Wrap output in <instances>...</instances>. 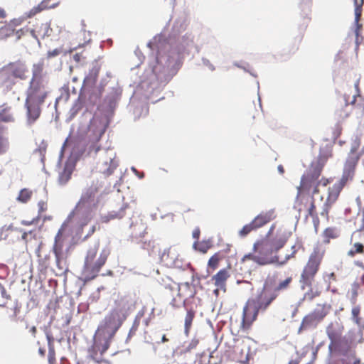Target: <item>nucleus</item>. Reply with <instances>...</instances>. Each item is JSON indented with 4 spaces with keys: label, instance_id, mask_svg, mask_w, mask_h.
I'll use <instances>...</instances> for the list:
<instances>
[{
    "label": "nucleus",
    "instance_id": "20",
    "mask_svg": "<svg viewBox=\"0 0 364 364\" xmlns=\"http://www.w3.org/2000/svg\"><path fill=\"white\" fill-rule=\"evenodd\" d=\"M343 330V327L338 323H331L328 326L326 333L331 344L338 345L341 341Z\"/></svg>",
    "mask_w": 364,
    "mask_h": 364
},
{
    "label": "nucleus",
    "instance_id": "42",
    "mask_svg": "<svg viewBox=\"0 0 364 364\" xmlns=\"http://www.w3.org/2000/svg\"><path fill=\"white\" fill-rule=\"evenodd\" d=\"M33 196V191L28 188H23L20 191L17 200L21 203H28Z\"/></svg>",
    "mask_w": 364,
    "mask_h": 364
},
{
    "label": "nucleus",
    "instance_id": "15",
    "mask_svg": "<svg viewBox=\"0 0 364 364\" xmlns=\"http://www.w3.org/2000/svg\"><path fill=\"white\" fill-rule=\"evenodd\" d=\"M110 346V341L108 339L101 343L100 341H95L93 345L89 349V353L91 358L97 363L103 361V355L108 350Z\"/></svg>",
    "mask_w": 364,
    "mask_h": 364
},
{
    "label": "nucleus",
    "instance_id": "24",
    "mask_svg": "<svg viewBox=\"0 0 364 364\" xmlns=\"http://www.w3.org/2000/svg\"><path fill=\"white\" fill-rule=\"evenodd\" d=\"M102 65L98 60H94L91 64L88 74L85 76L82 84H96Z\"/></svg>",
    "mask_w": 364,
    "mask_h": 364
},
{
    "label": "nucleus",
    "instance_id": "64",
    "mask_svg": "<svg viewBox=\"0 0 364 364\" xmlns=\"http://www.w3.org/2000/svg\"><path fill=\"white\" fill-rule=\"evenodd\" d=\"M6 17V13L5 10L2 8H0V18H4Z\"/></svg>",
    "mask_w": 364,
    "mask_h": 364
},
{
    "label": "nucleus",
    "instance_id": "51",
    "mask_svg": "<svg viewBox=\"0 0 364 364\" xmlns=\"http://www.w3.org/2000/svg\"><path fill=\"white\" fill-rule=\"evenodd\" d=\"M73 60L77 64L83 65L86 62V57L82 53H77L73 55Z\"/></svg>",
    "mask_w": 364,
    "mask_h": 364
},
{
    "label": "nucleus",
    "instance_id": "40",
    "mask_svg": "<svg viewBox=\"0 0 364 364\" xmlns=\"http://www.w3.org/2000/svg\"><path fill=\"white\" fill-rule=\"evenodd\" d=\"M196 316V311L191 309L187 311L186 317H185V323H184V331L186 334H188L190 329L192 326L193 321Z\"/></svg>",
    "mask_w": 364,
    "mask_h": 364
},
{
    "label": "nucleus",
    "instance_id": "45",
    "mask_svg": "<svg viewBox=\"0 0 364 364\" xmlns=\"http://www.w3.org/2000/svg\"><path fill=\"white\" fill-rule=\"evenodd\" d=\"M11 35H15L17 39H20L23 36H31V28L28 26H26L16 31L13 29V31L8 34V36Z\"/></svg>",
    "mask_w": 364,
    "mask_h": 364
},
{
    "label": "nucleus",
    "instance_id": "25",
    "mask_svg": "<svg viewBox=\"0 0 364 364\" xmlns=\"http://www.w3.org/2000/svg\"><path fill=\"white\" fill-rule=\"evenodd\" d=\"M102 65L98 60H94L91 64L88 74L85 76L82 84H96Z\"/></svg>",
    "mask_w": 364,
    "mask_h": 364
},
{
    "label": "nucleus",
    "instance_id": "7",
    "mask_svg": "<svg viewBox=\"0 0 364 364\" xmlns=\"http://www.w3.org/2000/svg\"><path fill=\"white\" fill-rule=\"evenodd\" d=\"M276 299L275 296L269 289V282H265L262 289L255 297L250 298L251 302L260 312L265 311L270 304Z\"/></svg>",
    "mask_w": 364,
    "mask_h": 364
},
{
    "label": "nucleus",
    "instance_id": "33",
    "mask_svg": "<svg viewBox=\"0 0 364 364\" xmlns=\"http://www.w3.org/2000/svg\"><path fill=\"white\" fill-rule=\"evenodd\" d=\"M229 277V274L225 269H220L215 275L212 278L214 281L215 285L220 289H225V282Z\"/></svg>",
    "mask_w": 364,
    "mask_h": 364
},
{
    "label": "nucleus",
    "instance_id": "21",
    "mask_svg": "<svg viewBox=\"0 0 364 364\" xmlns=\"http://www.w3.org/2000/svg\"><path fill=\"white\" fill-rule=\"evenodd\" d=\"M52 33V28L48 23L36 24L34 28H31V36L40 43V39L46 36H50Z\"/></svg>",
    "mask_w": 364,
    "mask_h": 364
},
{
    "label": "nucleus",
    "instance_id": "19",
    "mask_svg": "<svg viewBox=\"0 0 364 364\" xmlns=\"http://www.w3.org/2000/svg\"><path fill=\"white\" fill-rule=\"evenodd\" d=\"M130 301L127 296H118L114 301V307L111 311L117 313L119 316H123L126 319L128 311L130 310Z\"/></svg>",
    "mask_w": 364,
    "mask_h": 364
},
{
    "label": "nucleus",
    "instance_id": "3",
    "mask_svg": "<svg viewBox=\"0 0 364 364\" xmlns=\"http://www.w3.org/2000/svg\"><path fill=\"white\" fill-rule=\"evenodd\" d=\"M242 262L252 261L259 266L272 264L279 265V257L274 255L269 248L268 237L257 240L252 247V252L245 254L241 259Z\"/></svg>",
    "mask_w": 364,
    "mask_h": 364
},
{
    "label": "nucleus",
    "instance_id": "26",
    "mask_svg": "<svg viewBox=\"0 0 364 364\" xmlns=\"http://www.w3.org/2000/svg\"><path fill=\"white\" fill-rule=\"evenodd\" d=\"M196 293V291L195 287L188 282L181 284L178 286L177 296L181 299H183V304H185L186 299L193 298Z\"/></svg>",
    "mask_w": 364,
    "mask_h": 364
},
{
    "label": "nucleus",
    "instance_id": "1",
    "mask_svg": "<svg viewBox=\"0 0 364 364\" xmlns=\"http://www.w3.org/2000/svg\"><path fill=\"white\" fill-rule=\"evenodd\" d=\"M323 256V250L320 248H315L301 271L299 279L300 287L302 289H308L303 296L304 301H312L321 294V288L318 286H314V284Z\"/></svg>",
    "mask_w": 364,
    "mask_h": 364
},
{
    "label": "nucleus",
    "instance_id": "13",
    "mask_svg": "<svg viewBox=\"0 0 364 364\" xmlns=\"http://www.w3.org/2000/svg\"><path fill=\"white\" fill-rule=\"evenodd\" d=\"M259 312L260 311L247 300L243 307L241 328L243 330L249 329L254 321L257 320Z\"/></svg>",
    "mask_w": 364,
    "mask_h": 364
},
{
    "label": "nucleus",
    "instance_id": "29",
    "mask_svg": "<svg viewBox=\"0 0 364 364\" xmlns=\"http://www.w3.org/2000/svg\"><path fill=\"white\" fill-rule=\"evenodd\" d=\"M346 183L342 181L333 184V186L328 188V195L326 202L333 204L338 198V196Z\"/></svg>",
    "mask_w": 364,
    "mask_h": 364
},
{
    "label": "nucleus",
    "instance_id": "17",
    "mask_svg": "<svg viewBox=\"0 0 364 364\" xmlns=\"http://www.w3.org/2000/svg\"><path fill=\"white\" fill-rule=\"evenodd\" d=\"M7 69L10 75L14 78L25 80L28 77V69L26 63L21 60L9 63Z\"/></svg>",
    "mask_w": 364,
    "mask_h": 364
},
{
    "label": "nucleus",
    "instance_id": "55",
    "mask_svg": "<svg viewBox=\"0 0 364 364\" xmlns=\"http://www.w3.org/2000/svg\"><path fill=\"white\" fill-rule=\"evenodd\" d=\"M10 309L11 311V314L9 316L11 319H16L17 315L18 314L20 309L16 304H12L10 306Z\"/></svg>",
    "mask_w": 364,
    "mask_h": 364
},
{
    "label": "nucleus",
    "instance_id": "30",
    "mask_svg": "<svg viewBox=\"0 0 364 364\" xmlns=\"http://www.w3.org/2000/svg\"><path fill=\"white\" fill-rule=\"evenodd\" d=\"M291 282L292 277H289L284 280L279 282V284L275 287H274L271 282H269V289L277 299L281 291H285L289 288Z\"/></svg>",
    "mask_w": 364,
    "mask_h": 364
},
{
    "label": "nucleus",
    "instance_id": "8",
    "mask_svg": "<svg viewBox=\"0 0 364 364\" xmlns=\"http://www.w3.org/2000/svg\"><path fill=\"white\" fill-rule=\"evenodd\" d=\"M359 159L360 154L358 153L357 148L353 147L345 161L341 181L346 183L353 179Z\"/></svg>",
    "mask_w": 364,
    "mask_h": 364
},
{
    "label": "nucleus",
    "instance_id": "49",
    "mask_svg": "<svg viewBox=\"0 0 364 364\" xmlns=\"http://www.w3.org/2000/svg\"><path fill=\"white\" fill-rule=\"evenodd\" d=\"M364 252V246L360 242H356L353 245V248L348 252L350 257H354L356 254H360Z\"/></svg>",
    "mask_w": 364,
    "mask_h": 364
},
{
    "label": "nucleus",
    "instance_id": "38",
    "mask_svg": "<svg viewBox=\"0 0 364 364\" xmlns=\"http://www.w3.org/2000/svg\"><path fill=\"white\" fill-rule=\"evenodd\" d=\"M11 303V295L7 293L4 287L0 284V306L9 308Z\"/></svg>",
    "mask_w": 364,
    "mask_h": 364
},
{
    "label": "nucleus",
    "instance_id": "61",
    "mask_svg": "<svg viewBox=\"0 0 364 364\" xmlns=\"http://www.w3.org/2000/svg\"><path fill=\"white\" fill-rule=\"evenodd\" d=\"M320 186V185H315V186L312 188V189H311V192H310V193H311V194H312V196H314V195H315V194H318V193H319V189H318V186Z\"/></svg>",
    "mask_w": 364,
    "mask_h": 364
},
{
    "label": "nucleus",
    "instance_id": "32",
    "mask_svg": "<svg viewBox=\"0 0 364 364\" xmlns=\"http://www.w3.org/2000/svg\"><path fill=\"white\" fill-rule=\"evenodd\" d=\"M127 207V204H124L119 211H111L107 215L102 216L101 222L103 223H107L111 220L122 218L126 214L125 211Z\"/></svg>",
    "mask_w": 364,
    "mask_h": 364
},
{
    "label": "nucleus",
    "instance_id": "59",
    "mask_svg": "<svg viewBox=\"0 0 364 364\" xmlns=\"http://www.w3.org/2000/svg\"><path fill=\"white\" fill-rule=\"evenodd\" d=\"M193 237L196 240L198 241L200 235V230L199 228H196L192 233Z\"/></svg>",
    "mask_w": 364,
    "mask_h": 364
},
{
    "label": "nucleus",
    "instance_id": "35",
    "mask_svg": "<svg viewBox=\"0 0 364 364\" xmlns=\"http://www.w3.org/2000/svg\"><path fill=\"white\" fill-rule=\"evenodd\" d=\"M303 248V243H302V241L300 240V239H297L295 244L294 245L291 246V253L290 255H287L285 256V258L284 260L282 261H280L279 260V265L282 266V265H284L290 259H292V258H294L295 257V255L297 253V252Z\"/></svg>",
    "mask_w": 364,
    "mask_h": 364
},
{
    "label": "nucleus",
    "instance_id": "53",
    "mask_svg": "<svg viewBox=\"0 0 364 364\" xmlns=\"http://www.w3.org/2000/svg\"><path fill=\"white\" fill-rule=\"evenodd\" d=\"M331 205H332L331 203L326 201L323 205V210L321 213V216L325 217L327 220H328V219H329L328 213H329V210L331 208Z\"/></svg>",
    "mask_w": 364,
    "mask_h": 364
},
{
    "label": "nucleus",
    "instance_id": "41",
    "mask_svg": "<svg viewBox=\"0 0 364 364\" xmlns=\"http://www.w3.org/2000/svg\"><path fill=\"white\" fill-rule=\"evenodd\" d=\"M355 4V22L357 25V28L355 30L356 35L358 36L359 30L361 28V25L359 24V21L362 15V5L363 2L360 4H358V0H353Z\"/></svg>",
    "mask_w": 364,
    "mask_h": 364
},
{
    "label": "nucleus",
    "instance_id": "39",
    "mask_svg": "<svg viewBox=\"0 0 364 364\" xmlns=\"http://www.w3.org/2000/svg\"><path fill=\"white\" fill-rule=\"evenodd\" d=\"M323 242L325 243H328L331 240V239H335L337 238L339 235L338 231L336 228H327L324 230L323 232Z\"/></svg>",
    "mask_w": 364,
    "mask_h": 364
},
{
    "label": "nucleus",
    "instance_id": "34",
    "mask_svg": "<svg viewBox=\"0 0 364 364\" xmlns=\"http://www.w3.org/2000/svg\"><path fill=\"white\" fill-rule=\"evenodd\" d=\"M359 294H364V281L355 282L351 285L350 299L353 304L356 302L357 297Z\"/></svg>",
    "mask_w": 364,
    "mask_h": 364
},
{
    "label": "nucleus",
    "instance_id": "2",
    "mask_svg": "<svg viewBox=\"0 0 364 364\" xmlns=\"http://www.w3.org/2000/svg\"><path fill=\"white\" fill-rule=\"evenodd\" d=\"M331 156V152L320 153L316 160L311 163L305 173L301 176L300 185L298 187V196L304 193H310L315 185L326 186L330 183V180L328 178H321L320 180L318 178L328 159Z\"/></svg>",
    "mask_w": 364,
    "mask_h": 364
},
{
    "label": "nucleus",
    "instance_id": "9",
    "mask_svg": "<svg viewBox=\"0 0 364 364\" xmlns=\"http://www.w3.org/2000/svg\"><path fill=\"white\" fill-rule=\"evenodd\" d=\"M327 312L325 311L324 307L319 306L313 311L306 315L301 323L299 328L298 333H301L302 331H306L310 328L316 327L319 322L326 316Z\"/></svg>",
    "mask_w": 364,
    "mask_h": 364
},
{
    "label": "nucleus",
    "instance_id": "43",
    "mask_svg": "<svg viewBox=\"0 0 364 364\" xmlns=\"http://www.w3.org/2000/svg\"><path fill=\"white\" fill-rule=\"evenodd\" d=\"M98 188L97 186H91L82 195L80 202L79 205L81 203H85L88 202L91 198H92L96 193H97Z\"/></svg>",
    "mask_w": 364,
    "mask_h": 364
},
{
    "label": "nucleus",
    "instance_id": "63",
    "mask_svg": "<svg viewBox=\"0 0 364 364\" xmlns=\"http://www.w3.org/2000/svg\"><path fill=\"white\" fill-rule=\"evenodd\" d=\"M1 119L4 122H10L13 120V117L11 115H6L4 117H1Z\"/></svg>",
    "mask_w": 364,
    "mask_h": 364
},
{
    "label": "nucleus",
    "instance_id": "28",
    "mask_svg": "<svg viewBox=\"0 0 364 364\" xmlns=\"http://www.w3.org/2000/svg\"><path fill=\"white\" fill-rule=\"evenodd\" d=\"M358 97H361L358 81L355 83L354 91L352 90L351 87H349L344 93L343 99L345 101V105H354Z\"/></svg>",
    "mask_w": 364,
    "mask_h": 364
},
{
    "label": "nucleus",
    "instance_id": "62",
    "mask_svg": "<svg viewBox=\"0 0 364 364\" xmlns=\"http://www.w3.org/2000/svg\"><path fill=\"white\" fill-rule=\"evenodd\" d=\"M170 304L175 309H177V308H179L180 307V305L179 304L177 303V301H176V298H173Z\"/></svg>",
    "mask_w": 364,
    "mask_h": 364
},
{
    "label": "nucleus",
    "instance_id": "22",
    "mask_svg": "<svg viewBox=\"0 0 364 364\" xmlns=\"http://www.w3.org/2000/svg\"><path fill=\"white\" fill-rule=\"evenodd\" d=\"M276 218L274 209L261 212L252 221L254 225L259 229L266 224L269 223Z\"/></svg>",
    "mask_w": 364,
    "mask_h": 364
},
{
    "label": "nucleus",
    "instance_id": "37",
    "mask_svg": "<svg viewBox=\"0 0 364 364\" xmlns=\"http://www.w3.org/2000/svg\"><path fill=\"white\" fill-rule=\"evenodd\" d=\"M212 246L213 243L210 240H202L200 242L196 241L193 243L194 249L203 254H205Z\"/></svg>",
    "mask_w": 364,
    "mask_h": 364
},
{
    "label": "nucleus",
    "instance_id": "27",
    "mask_svg": "<svg viewBox=\"0 0 364 364\" xmlns=\"http://www.w3.org/2000/svg\"><path fill=\"white\" fill-rule=\"evenodd\" d=\"M60 3V0H43L36 6H34L30 10L28 16L31 17L35 16L44 10L55 9Z\"/></svg>",
    "mask_w": 364,
    "mask_h": 364
},
{
    "label": "nucleus",
    "instance_id": "46",
    "mask_svg": "<svg viewBox=\"0 0 364 364\" xmlns=\"http://www.w3.org/2000/svg\"><path fill=\"white\" fill-rule=\"evenodd\" d=\"M222 259V256L220 252L215 253L208 260V267L212 270L218 268L220 261Z\"/></svg>",
    "mask_w": 364,
    "mask_h": 364
},
{
    "label": "nucleus",
    "instance_id": "58",
    "mask_svg": "<svg viewBox=\"0 0 364 364\" xmlns=\"http://www.w3.org/2000/svg\"><path fill=\"white\" fill-rule=\"evenodd\" d=\"M11 230L10 228L4 227L0 231V240H6L8 237V233Z\"/></svg>",
    "mask_w": 364,
    "mask_h": 364
},
{
    "label": "nucleus",
    "instance_id": "50",
    "mask_svg": "<svg viewBox=\"0 0 364 364\" xmlns=\"http://www.w3.org/2000/svg\"><path fill=\"white\" fill-rule=\"evenodd\" d=\"M309 216H310L313 218H316L318 220L316 205L314 203V199L313 198H311V200L310 201L309 206L307 209L306 217H309Z\"/></svg>",
    "mask_w": 364,
    "mask_h": 364
},
{
    "label": "nucleus",
    "instance_id": "56",
    "mask_svg": "<svg viewBox=\"0 0 364 364\" xmlns=\"http://www.w3.org/2000/svg\"><path fill=\"white\" fill-rule=\"evenodd\" d=\"M38 215L41 216V215L47 210L48 205L47 202L44 200H40L38 203Z\"/></svg>",
    "mask_w": 364,
    "mask_h": 364
},
{
    "label": "nucleus",
    "instance_id": "44",
    "mask_svg": "<svg viewBox=\"0 0 364 364\" xmlns=\"http://www.w3.org/2000/svg\"><path fill=\"white\" fill-rule=\"evenodd\" d=\"M360 308L359 306H355L352 309V316L354 322L360 327L364 328V321L360 317Z\"/></svg>",
    "mask_w": 364,
    "mask_h": 364
},
{
    "label": "nucleus",
    "instance_id": "52",
    "mask_svg": "<svg viewBox=\"0 0 364 364\" xmlns=\"http://www.w3.org/2000/svg\"><path fill=\"white\" fill-rule=\"evenodd\" d=\"M22 20L21 19H13L9 22V23L6 26L5 28L12 32L13 29H15V27L20 26Z\"/></svg>",
    "mask_w": 364,
    "mask_h": 364
},
{
    "label": "nucleus",
    "instance_id": "16",
    "mask_svg": "<svg viewBox=\"0 0 364 364\" xmlns=\"http://www.w3.org/2000/svg\"><path fill=\"white\" fill-rule=\"evenodd\" d=\"M65 229V224L63 223L60 228L58 230L55 237V242L53 247V252L55 255V261L57 264H59L63 257V247L65 242V237L63 235Z\"/></svg>",
    "mask_w": 364,
    "mask_h": 364
},
{
    "label": "nucleus",
    "instance_id": "47",
    "mask_svg": "<svg viewBox=\"0 0 364 364\" xmlns=\"http://www.w3.org/2000/svg\"><path fill=\"white\" fill-rule=\"evenodd\" d=\"M257 230L253 222L251 221L250 223L245 225L238 232V235L241 237H245L248 235L252 231Z\"/></svg>",
    "mask_w": 364,
    "mask_h": 364
},
{
    "label": "nucleus",
    "instance_id": "54",
    "mask_svg": "<svg viewBox=\"0 0 364 364\" xmlns=\"http://www.w3.org/2000/svg\"><path fill=\"white\" fill-rule=\"evenodd\" d=\"M199 343V341L197 338H193L188 344L186 346L185 352H190L195 349Z\"/></svg>",
    "mask_w": 364,
    "mask_h": 364
},
{
    "label": "nucleus",
    "instance_id": "36",
    "mask_svg": "<svg viewBox=\"0 0 364 364\" xmlns=\"http://www.w3.org/2000/svg\"><path fill=\"white\" fill-rule=\"evenodd\" d=\"M48 344V364H57L55 358V350L53 345V338L47 335Z\"/></svg>",
    "mask_w": 364,
    "mask_h": 364
},
{
    "label": "nucleus",
    "instance_id": "4",
    "mask_svg": "<svg viewBox=\"0 0 364 364\" xmlns=\"http://www.w3.org/2000/svg\"><path fill=\"white\" fill-rule=\"evenodd\" d=\"M97 252L98 245H94L87 252L82 270V274L86 281H90L97 277L109 254L108 250H103L97 257Z\"/></svg>",
    "mask_w": 364,
    "mask_h": 364
},
{
    "label": "nucleus",
    "instance_id": "12",
    "mask_svg": "<svg viewBox=\"0 0 364 364\" xmlns=\"http://www.w3.org/2000/svg\"><path fill=\"white\" fill-rule=\"evenodd\" d=\"M161 263L168 268L181 269L183 262L174 248L169 247L164 250L161 255Z\"/></svg>",
    "mask_w": 364,
    "mask_h": 364
},
{
    "label": "nucleus",
    "instance_id": "11",
    "mask_svg": "<svg viewBox=\"0 0 364 364\" xmlns=\"http://www.w3.org/2000/svg\"><path fill=\"white\" fill-rule=\"evenodd\" d=\"M125 320L123 316H119L117 313L110 311L104 318L103 324L101 328L106 331L111 335H114L122 326Z\"/></svg>",
    "mask_w": 364,
    "mask_h": 364
},
{
    "label": "nucleus",
    "instance_id": "31",
    "mask_svg": "<svg viewBox=\"0 0 364 364\" xmlns=\"http://www.w3.org/2000/svg\"><path fill=\"white\" fill-rule=\"evenodd\" d=\"M45 67L44 60L41 59L32 66V78L31 81L43 82V75Z\"/></svg>",
    "mask_w": 364,
    "mask_h": 364
},
{
    "label": "nucleus",
    "instance_id": "48",
    "mask_svg": "<svg viewBox=\"0 0 364 364\" xmlns=\"http://www.w3.org/2000/svg\"><path fill=\"white\" fill-rule=\"evenodd\" d=\"M72 171L68 168H64L58 178L60 185H65L71 178Z\"/></svg>",
    "mask_w": 364,
    "mask_h": 364
},
{
    "label": "nucleus",
    "instance_id": "18",
    "mask_svg": "<svg viewBox=\"0 0 364 364\" xmlns=\"http://www.w3.org/2000/svg\"><path fill=\"white\" fill-rule=\"evenodd\" d=\"M44 102L30 100L26 99L25 107L27 111L28 122L31 124L36 121L41 113V105Z\"/></svg>",
    "mask_w": 364,
    "mask_h": 364
},
{
    "label": "nucleus",
    "instance_id": "6",
    "mask_svg": "<svg viewBox=\"0 0 364 364\" xmlns=\"http://www.w3.org/2000/svg\"><path fill=\"white\" fill-rule=\"evenodd\" d=\"M107 129V124L105 121L99 117H93L87 128L83 139L85 143L90 145L91 151L97 152L101 149L98 145L102 136Z\"/></svg>",
    "mask_w": 364,
    "mask_h": 364
},
{
    "label": "nucleus",
    "instance_id": "57",
    "mask_svg": "<svg viewBox=\"0 0 364 364\" xmlns=\"http://www.w3.org/2000/svg\"><path fill=\"white\" fill-rule=\"evenodd\" d=\"M143 248L147 250H151L154 248V241L149 240L143 242Z\"/></svg>",
    "mask_w": 364,
    "mask_h": 364
},
{
    "label": "nucleus",
    "instance_id": "23",
    "mask_svg": "<svg viewBox=\"0 0 364 364\" xmlns=\"http://www.w3.org/2000/svg\"><path fill=\"white\" fill-rule=\"evenodd\" d=\"M118 161L116 160L115 154L108 156L100 165V171L106 176L112 175L117 167Z\"/></svg>",
    "mask_w": 364,
    "mask_h": 364
},
{
    "label": "nucleus",
    "instance_id": "10",
    "mask_svg": "<svg viewBox=\"0 0 364 364\" xmlns=\"http://www.w3.org/2000/svg\"><path fill=\"white\" fill-rule=\"evenodd\" d=\"M47 96L48 91L43 82L30 81L26 99L44 102Z\"/></svg>",
    "mask_w": 364,
    "mask_h": 364
},
{
    "label": "nucleus",
    "instance_id": "14",
    "mask_svg": "<svg viewBox=\"0 0 364 364\" xmlns=\"http://www.w3.org/2000/svg\"><path fill=\"white\" fill-rule=\"evenodd\" d=\"M291 235V232L280 230L277 231L274 238H268V243L272 253H277L280 249H282L287 242Z\"/></svg>",
    "mask_w": 364,
    "mask_h": 364
},
{
    "label": "nucleus",
    "instance_id": "5",
    "mask_svg": "<svg viewBox=\"0 0 364 364\" xmlns=\"http://www.w3.org/2000/svg\"><path fill=\"white\" fill-rule=\"evenodd\" d=\"M103 92L102 87L96 84H82L77 101L73 107L75 113L80 111L84 104L87 107H93L100 102Z\"/></svg>",
    "mask_w": 364,
    "mask_h": 364
},
{
    "label": "nucleus",
    "instance_id": "60",
    "mask_svg": "<svg viewBox=\"0 0 364 364\" xmlns=\"http://www.w3.org/2000/svg\"><path fill=\"white\" fill-rule=\"evenodd\" d=\"M352 359V361L350 360L348 361H344L343 364H360V360L359 358L353 357Z\"/></svg>",
    "mask_w": 364,
    "mask_h": 364
}]
</instances>
